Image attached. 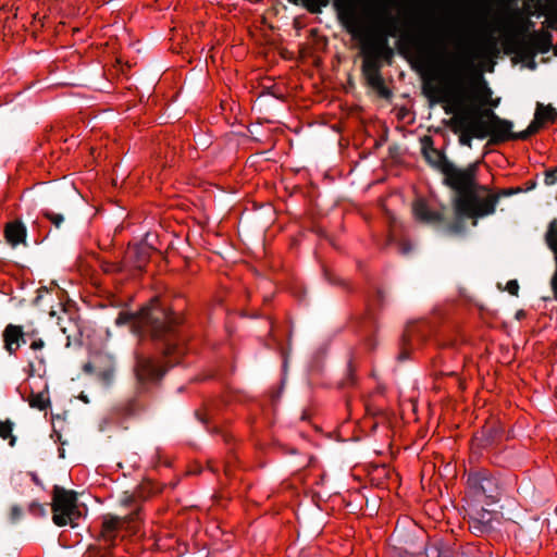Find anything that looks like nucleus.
Masks as SVG:
<instances>
[{
  "mask_svg": "<svg viewBox=\"0 0 557 557\" xmlns=\"http://www.w3.org/2000/svg\"><path fill=\"white\" fill-rule=\"evenodd\" d=\"M14 423L11 420L0 421V438H9V445L13 447L16 436L12 434Z\"/></svg>",
  "mask_w": 557,
  "mask_h": 557,
  "instance_id": "nucleus-24",
  "label": "nucleus"
},
{
  "mask_svg": "<svg viewBox=\"0 0 557 557\" xmlns=\"http://www.w3.org/2000/svg\"><path fill=\"white\" fill-rule=\"evenodd\" d=\"M478 117H480V125L486 132V137H490L491 143L499 144L510 139H519V133H512V122L499 117L492 109L476 108Z\"/></svg>",
  "mask_w": 557,
  "mask_h": 557,
  "instance_id": "nucleus-9",
  "label": "nucleus"
},
{
  "mask_svg": "<svg viewBox=\"0 0 557 557\" xmlns=\"http://www.w3.org/2000/svg\"><path fill=\"white\" fill-rule=\"evenodd\" d=\"M51 437L54 438V442H59L60 443V446L58 448V455H59V458L64 459L65 458L64 445L66 444V441H62V435L55 429V424L54 423H53V433H52Z\"/></svg>",
  "mask_w": 557,
  "mask_h": 557,
  "instance_id": "nucleus-28",
  "label": "nucleus"
},
{
  "mask_svg": "<svg viewBox=\"0 0 557 557\" xmlns=\"http://www.w3.org/2000/svg\"><path fill=\"white\" fill-rule=\"evenodd\" d=\"M557 121V110L552 104L536 103L534 119L529 126L519 132L521 139H528L530 136L536 134L546 123H555Z\"/></svg>",
  "mask_w": 557,
  "mask_h": 557,
  "instance_id": "nucleus-13",
  "label": "nucleus"
},
{
  "mask_svg": "<svg viewBox=\"0 0 557 557\" xmlns=\"http://www.w3.org/2000/svg\"><path fill=\"white\" fill-rule=\"evenodd\" d=\"M500 99H491L485 107H480L481 109H494L499 106ZM469 108H478L476 106H469Z\"/></svg>",
  "mask_w": 557,
  "mask_h": 557,
  "instance_id": "nucleus-36",
  "label": "nucleus"
},
{
  "mask_svg": "<svg viewBox=\"0 0 557 557\" xmlns=\"http://www.w3.org/2000/svg\"><path fill=\"white\" fill-rule=\"evenodd\" d=\"M65 346H66V347H70V336H66V343H65Z\"/></svg>",
  "mask_w": 557,
  "mask_h": 557,
  "instance_id": "nucleus-45",
  "label": "nucleus"
},
{
  "mask_svg": "<svg viewBox=\"0 0 557 557\" xmlns=\"http://www.w3.org/2000/svg\"><path fill=\"white\" fill-rule=\"evenodd\" d=\"M139 520V508L123 517L106 515L101 529L103 541L109 544H115L116 540L123 539L128 533L136 532Z\"/></svg>",
  "mask_w": 557,
  "mask_h": 557,
  "instance_id": "nucleus-10",
  "label": "nucleus"
},
{
  "mask_svg": "<svg viewBox=\"0 0 557 557\" xmlns=\"http://www.w3.org/2000/svg\"><path fill=\"white\" fill-rule=\"evenodd\" d=\"M306 10L312 14L322 12V8L329 5L330 0H300ZM360 0H333L337 18L343 27L352 37H362L364 35L363 18L357 9Z\"/></svg>",
  "mask_w": 557,
  "mask_h": 557,
  "instance_id": "nucleus-5",
  "label": "nucleus"
},
{
  "mask_svg": "<svg viewBox=\"0 0 557 557\" xmlns=\"http://www.w3.org/2000/svg\"><path fill=\"white\" fill-rule=\"evenodd\" d=\"M553 235L555 236L557 234V221L554 220L550 224H549V227H548V231L546 233V235Z\"/></svg>",
  "mask_w": 557,
  "mask_h": 557,
  "instance_id": "nucleus-39",
  "label": "nucleus"
},
{
  "mask_svg": "<svg viewBox=\"0 0 557 557\" xmlns=\"http://www.w3.org/2000/svg\"><path fill=\"white\" fill-rule=\"evenodd\" d=\"M53 522L59 525H65L70 519V491L54 485L52 495Z\"/></svg>",
  "mask_w": 557,
  "mask_h": 557,
  "instance_id": "nucleus-14",
  "label": "nucleus"
},
{
  "mask_svg": "<svg viewBox=\"0 0 557 557\" xmlns=\"http://www.w3.org/2000/svg\"><path fill=\"white\" fill-rule=\"evenodd\" d=\"M4 236L7 242L13 248H15L20 244L27 246V230L24 223L20 220L10 221L5 224Z\"/></svg>",
  "mask_w": 557,
  "mask_h": 557,
  "instance_id": "nucleus-20",
  "label": "nucleus"
},
{
  "mask_svg": "<svg viewBox=\"0 0 557 557\" xmlns=\"http://www.w3.org/2000/svg\"><path fill=\"white\" fill-rule=\"evenodd\" d=\"M42 216L51 224L53 225L57 230L61 228V226L64 224L65 222V216L61 213H57L52 210H44L42 211Z\"/></svg>",
  "mask_w": 557,
  "mask_h": 557,
  "instance_id": "nucleus-27",
  "label": "nucleus"
},
{
  "mask_svg": "<svg viewBox=\"0 0 557 557\" xmlns=\"http://www.w3.org/2000/svg\"><path fill=\"white\" fill-rule=\"evenodd\" d=\"M73 189L75 190L76 195H77L79 198H82L81 193H79L75 187H74Z\"/></svg>",
  "mask_w": 557,
  "mask_h": 557,
  "instance_id": "nucleus-46",
  "label": "nucleus"
},
{
  "mask_svg": "<svg viewBox=\"0 0 557 557\" xmlns=\"http://www.w3.org/2000/svg\"><path fill=\"white\" fill-rule=\"evenodd\" d=\"M29 511L34 516H45L46 515V508L41 504H38V503H32L29 506Z\"/></svg>",
  "mask_w": 557,
  "mask_h": 557,
  "instance_id": "nucleus-32",
  "label": "nucleus"
},
{
  "mask_svg": "<svg viewBox=\"0 0 557 557\" xmlns=\"http://www.w3.org/2000/svg\"><path fill=\"white\" fill-rule=\"evenodd\" d=\"M83 370L86 373H94L104 384H108L113 375L114 363L110 356L97 355L92 357V359L89 362L84 364Z\"/></svg>",
  "mask_w": 557,
  "mask_h": 557,
  "instance_id": "nucleus-16",
  "label": "nucleus"
},
{
  "mask_svg": "<svg viewBox=\"0 0 557 557\" xmlns=\"http://www.w3.org/2000/svg\"><path fill=\"white\" fill-rule=\"evenodd\" d=\"M409 41L412 45L414 61L422 71L435 70L438 61L447 54L446 29L438 21L432 24L429 42L413 38H410Z\"/></svg>",
  "mask_w": 557,
  "mask_h": 557,
  "instance_id": "nucleus-4",
  "label": "nucleus"
},
{
  "mask_svg": "<svg viewBox=\"0 0 557 557\" xmlns=\"http://www.w3.org/2000/svg\"><path fill=\"white\" fill-rule=\"evenodd\" d=\"M472 63L466 59L462 58H456L454 59L453 63L450 64L447 75L445 77L444 85L442 87H446L450 84L451 77L455 75V73H458V71L461 72V75L463 77V84L466 88V97H467V104L473 106L472 103L469 104V90H473L475 94V98L479 100L480 106L479 107H485L487 102L492 99V89L488 87L486 82L483 79L482 76H480L475 81H469L468 82V72L471 67Z\"/></svg>",
  "mask_w": 557,
  "mask_h": 557,
  "instance_id": "nucleus-8",
  "label": "nucleus"
},
{
  "mask_svg": "<svg viewBox=\"0 0 557 557\" xmlns=\"http://www.w3.org/2000/svg\"><path fill=\"white\" fill-rule=\"evenodd\" d=\"M363 29L364 35L362 37H356L363 41V50H367L381 60L391 61L394 51L388 45V37H396L399 32L397 18L391 15L387 10H384L379 21L377 29L373 36H369L368 28L364 24Z\"/></svg>",
  "mask_w": 557,
  "mask_h": 557,
  "instance_id": "nucleus-6",
  "label": "nucleus"
},
{
  "mask_svg": "<svg viewBox=\"0 0 557 557\" xmlns=\"http://www.w3.org/2000/svg\"><path fill=\"white\" fill-rule=\"evenodd\" d=\"M49 401L41 394L34 396L30 400V406L44 410L47 408Z\"/></svg>",
  "mask_w": 557,
  "mask_h": 557,
  "instance_id": "nucleus-29",
  "label": "nucleus"
},
{
  "mask_svg": "<svg viewBox=\"0 0 557 557\" xmlns=\"http://www.w3.org/2000/svg\"><path fill=\"white\" fill-rule=\"evenodd\" d=\"M550 286H552V290L554 293V297L557 300V271H555L552 276Z\"/></svg>",
  "mask_w": 557,
  "mask_h": 557,
  "instance_id": "nucleus-37",
  "label": "nucleus"
},
{
  "mask_svg": "<svg viewBox=\"0 0 557 557\" xmlns=\"http://www.w3.org/2000/svg\"><path fill=\"white\" fill-rule=\"evenodd\" d=\"M22 513H23V510L21 507L18 506H13L11 508V512H10V520L11 522H16L21 517H22Z\"/></svg>",
  "mask_w": 557,
  "mask_h": 557,
  "instance_id": "nucleus-34",
  "label": "nucleus"
},
{
  "mask_svg": "<svg viewBox=\"0 0 557 557\" xmlns=\"http://www.w3.org/2000/svg\"><path fill=\"white\" fill-rule=\"evenodd\" d=\"M78 32V28L76 27H72V30H71V34H72V37L75 35V33Z\"/></svg>",
  "mask_w": 557,
  "mask_h": 557,
  "instance_id": "nucleus-43",
  "label": "nucleus"
},
{
  "mask_svg": "<svg viewBox=\"0 0 557 557\" xmlns=\"http://www.w3.org/2000/svg\"><path fill=\"white\" fill-rule=\"evenodd\" d=\"M33 479H34L36 484H39V481H38V479L35 475L33 476Z\"/></svg>",
  "mask_w": 557,
  "mask_h": 557,
  "instance_id": "nucleus-47",
  "label": "nucleus"
},
{
  "mask_svg": "<svg viewBox=\"0 0 557 557\" xmlns=\"http://www.w3.org/2000/svg\"><path fill=\"white\" fill-rule=\"evenodd\" d=\"M426 324L424 322L412 323L407 326L403 335L401 351L398 355L399 360H406L409 358L410 349L418 346L425 339Z\"/></svg>",
  "mask_w": 557,
  "mask_h": 557,
  "instance_id": "nucleus-15",
  "label": "nucleus"
},
{
  "mask_svg": "<svg viewBox=\"0 0 557 557\" xmlns=\"http://www.w3.org/2000/svg\"><path fill=\"white\" fill-rule=\"evenodd\" d=\"M493 516V511L484 508L471 510L469 513V529L476 535L488 532L492 529Z\"/></svg>",
  "mask_w": 557,
  "mask_h": 557,
  "instance_id": "nucleus-18",
  "label": "nucleus"
},
{
  "mask_svg": "<svg viewBox=\"0 0 557 557\" xmlns=\"http://www.w3.org/2000/svg\"><path fill=\"white\" fill-rule=\"evenodd\" d=\"M86 506L78 504L77 495L72 491V529L75 528L74 520L86 516Z\"/></svg>",
  "mask_w": 557,
  "mask_h": 557,
  "instance_id": "nucleus-25",
  "label": "nucleus"
},
{
  "mask_svg": "<svg viewBox=\"0 0 557 557\" xmlns=\"http://www.w3.org/2000/svg\"><path fill=\"white\" fill-rule=\"evenodd\" d=\"M423 156L429 164H431L433 168L440 170L442 174L444 173V169L446 164H451L449 160H447L444 152L440 151L438 149L430 146L423 148Z\"/></svg>",
  "mask_w": 557,
  "mask_h": 557,
  "instance_id": "nucleus-22",
  "label": "nucleus"
},
{
  "mask_svg": "<svg viewBox=\"0 0 557 557\" xmlns=\"http://www.w3.org/2000/svg\"><path fill=\"white\" fill-rule=\"evenodd\" d=\"M394 240V235L389 236V242Z\"/></svg>",
  "mask_w": 557,
  "mask_h": 557,
  "instance_id": "nucleus-49",
  "label": "nucleus"
},
{
  "mask_svg": "<svg viewBox=\"0 0 557 557\" xmlns=\"http://www.w3.org/2000/svg\"><path fill=\"white\" fill-rule=\"evenodd\" d=\"M529 1L532 3L536 13H539V14L544 13L545 7H546V0H529Z\"/></svg>",
  "mask_w": 557,
  "mask_h": 557,
  "instance_id": "nucleus-33",
  "label": "nucleus"
},
{
  "mask_svg": "<svg viewBox=\"0 0 557 557\" xmlns=\"http://www.w3.org/2000/svg\"><path fill=\"white\" fill-rule=\"evenodd\" d=\"M399 251L404 255L408 253L411 250V247L408 243L400 242L398 243Z\"/></svg>",
  "mask_w": 557,
  "mask_h": 557,
  "instance_id": "nucleus-38",
  "label": "nucleus"
},
{
  "mask_svg": "<svg viewBox=\"0 0 557 557\" xmlns=\"http://www.w3.org/2000/svg\"><path fill=\"white\" fill-rule=\"evenodd\" d=\"M116 325L132 324L135 332L148 335L162 350L169 363L176 364L187 351V333L181 314L169 311L161 306L158 298H152L136 314L122 311L119 313Z\"/></svg>",
  "mask_w": 557,
  "mask_h": 557,
  "instance_id": "nucleus-1",
  "label": "nucleus"
},
{
  "mask_svg": "<svg viewBox=\"0 0 557 557\" xmlns=\"http://www.w3.org/2000/svg\"><path fill=\"white\" fill-rule=\"evenodd\" d=\"M79 399H82L84 403H88L87 396L84 394L79 395Z\"/></svg>",
  "mask_w": 557,
  "mask_h": 557,
  "instance_id": "nucleus-42",
  "label": "nucleus"
},
{
  "mask_svg": "<svg viewBox=\"0 0 557 557\" xmlns=\"http://www.w3.org/2000/svg\"><path fill=\"white\" fill-rule=\"evenodd\" d=\"M529 22L521 27L511 38L510 42L516 53L523 58H534L537 53H547L553 49V36L548 30H534L529 33ZM557 55V48H554Z\"/></svg>",
  "mask_w": 557,
  "mask_h": 557,
  "instance_id": "nucleus-7",
  "label": "nucleus"
},
{
  "mask_svg": "<svg viewBox=\"0 0 557 557\" xmlns=\"http://www.w3.org/2000/svg\"><path fill=\"white\" fill-rule=\"evenodd\" d=\"M506 289L510 295L518 296L519 284L516 280H511L507 283Z\"/></svg>",
  "mask_w": 557,
  "mask_h": 557,
  "instance_id": "nucleus-35",
  "label": "nucleus"
},
{
  "mask_svg": "<svg viewBox=\"0 0 557 557\" xmlns=\"http://www.w3.org/2000/svg\"><path fill=\"white\" fill-rule=\"evenodd\" d=\"M414 219L428 225H435L443 221V213L432 209L424 199H417L412 205Z\"/></svg>",
  "mask_w": 557,
  "mask_h": 557,
  "instance_id": "nucleus-17",
  "label": "nucleus"
},
{
  "mask_svg": "<svg viewBox=\"0 0 557 557\" xmlns=\"http://www.w3.org/2000/svg\"><path fill=\"white\" fill-rule=\"evenodd\" d=\"M58 297H59V302H58V309H54V307H52L51 311H50V315L51 317H57L58 319V325H60V329L63 333L66 332V327L63 326L61 324V318L58 315L59 312H62L64 314H69V306H70V299L67 297V292L63 288H60L59 287V290L57 293Z\"/></svg>",
  "mask_w": 557,
  "mask_h": 557,
  "instance_id": "nucleus-23",
  "label": "nucleus"
},
{
  "mask_svg": "<svg viewBox=\"0 0 557 557\" xmlns=\"http://www.w3.org/2000/svg\"><path fill=\"white\" fill-rule=\"evenodd\" d=\"M479 164L471 163L459 169L454 163L444 169V183L456 191L454 209L458 218L478 219L493 214L499 196L478 184Z\"/></svg>",
  "mask_w": 557,
  "mask_h": 557,
  "instance_id": "nucleus-2",
  "label": "nucleus"
},
{
  "mask_svg": "<svg viewBox=\"0 0 557 557\" xmlns=\"http://www.w3.org/2000/svg\"><path fill=\"white\" fill-rule=\"evenodd\" d=\"M3 342L5 350L12 355L21 345L27 343L28 334L23 332L22 326L9 324L3 331Z\"/></svg>",
  "mask_w": 557,
  "mask_h": 557,
  "instance_id": "nucleus-19",
  "label": "nucleus"
},
{
  "mask_svg": "<svg viewBox=\"0 0 557 557\" xmlns=\"http://www.w3.org/2000/svg\"><path fill=\"white\" fill-rule=\"evenodd\" d=\"M362 75L366 78L367 84L381 97L388 98L391 96V91L385 86L382 77L381 69L362 71Z\"/></svg>",
  "mask_w": 557,
  "mask_h": 557,
  "instance_id": "nucleus-21",
  "label": "nucleus"
},
{
  "mask_svg": "<svg viewBox=\"0 0 557 557\" xmlns=\"http://www.w3.org/2000/svg\"><path fill=\"white\" fill-rule=\"evenodd\" d=\"M59 542H61V537L59 539ZM63 547H67L66 544L60 543Z\"/></svg>",
  "mask_w": 557,
  "mask_h": 557,
  "instance_id": "nucleus-48",
  "label": "nucleus"
},
{
  "mask_svg": "<svg viewBox=\"0 0 557 557\" xmlns=\"http://www.w3.org/2000/svg\"><path fill=\"white\" fill-rule=\"evenodd\" d=\"M134 498L132 496H127L124 500H123V504L125 506H132V504L134 503Z\"/></svg>",
  "mask_w": 557,
  "mask_h": 557,
  "instance_id": "nucleus-41",
  "label": "nucleus"
},
{
  "mask_svg": "<svg viewBox=\"0 0 557 557\" xmlns=\"http://www.w3.org/2000/svg\"><path fill=\"white\" fill-rule=\"evenodd\" d=\"M468 487L475 497H485L486 504H494L498 499L497 481L485 471L473 472L468 475Z\"/></svg>",
  "mask_w": 557,
  "mask_h": 557,
  "instance_id": "nucleus-11",
  "label": "nucleus"
},
{
  "mask_svg": "<svg viewBox=\"0 0 557 557\" xmlns=\"http://www.w3.org/2000/svg\"><path fill=\"white\" fill-rule=\"evenodd\" d=\"M557 182V166L549 169L545 172L544 183L547 186L554 185Z\"/></svg>",
  "mask_w": 557,
  "mask_h": 557,
  "instance_id": "nucleus-31",
  "label": "nucleus"
},
{
  "mask_svg": "<svg viewBox=\"0 0 557 557\" xmlns=\"http://www.w3.org/2000/svg\"><path fill=\"white\" fill-rule=\"evenodd\" d=\"M437 101L444 102L445 113L453 114L451 126L454 133H459V144L471 147L472 138L484 139L486 132L480 125L476 108L467 104L466 88L461 72L455 73L451 82L446 87H438Z\"/></svg>",
  "mask_w": 557,
  "mask_h": 557,
  "instance_id": "nucleus-3",
  "label": "nucleus"
},
{
  "mask_svg": "<svg viewBox=\"0 0 557 557\" xmlns=\"http://www.w3.org/2000/svg\"><path fill=\"white\" fill-rule=\"evenodd\" d=\"M362 51H363L364 58H363V61H362L361 71L376 70V69H381L382 67V63H381L382 60L381 59H379L377 57L371 54L367 50L362 49Z\"/></svg>",
  "mask_w": 557,
  "mask_h": 557,
  "instance_id": "nucleus-26",
  "label": "nucleus"
},
{
  "mask_svg": "<svg viewBox=\"0 0 557 557\" xmlns=\"http://www.w3.org/2000/svg\"><path fill=\"white\" fill-rule=\"evenodd\" d=\"M44 347V342L41 339H35L30 344V348L33 350H39Z\"/></svg>",
  "mask_w": 557,
  "mask_h": 557,
  "instance_id": "nucleus-40",
  "label": "nucleus"
},
{
  "mask_svg": "<svg viewBox=\"0 0 557 557\" xmlns=\"http://www.w3.org/2000/svg\"><path fill=\"white\" fill-rule=\"evenodd\" d=\"M545 237H546L547 246L554 252L555 263H556L555 271H557V234L555 236H553L552 234L546 235Z\"/></svg>",
  "mask_w": 557,
  "mask_h": 557,
  "instance_id": "nucleus-30",
  "label": "nucleus"
},
{
  "mask_svg": "<svg viewBox=\"0 0 557 557\" xmlns=\"http://www.w3.org/2000/svg\"><path fill=\"white\" fill-rule=\"evenodd\" d=\"M135 374L140 383L152 382L161 379L166 368L158 359L147 356L141 351L135 352Z\"/></svg>",
  "mask_w": 557,
  "mask_h": 557,
  "instance_id": "nucleus-12",
  "label": "nucleus"
},
{
  "mask_svg": "<svg viewBox=\"0 0 557 557\" xmlns=\"http://www.w3.org/2000/svg\"><path fill=\"white\" fill-rule=\"evenodd\" d=\"M76 53H77L78 55H81V52H79L78 50H75L74 52H72L71 58L73 59V58H74V54H76Z\"/></svg>",
  "mask_w": 557,
  "mask_h": 557,
  "instance_id": "nucleus-44",
  "label": "nucleus"
}]
</instances>
